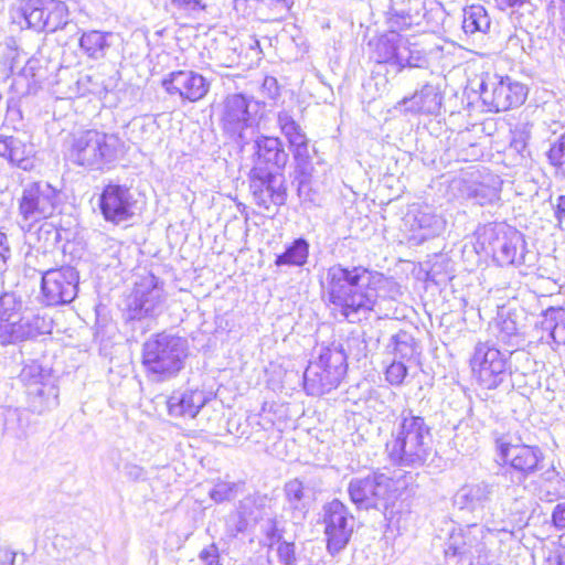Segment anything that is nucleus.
<instances>
[{"instance_id":"49","label":"nucleus","mask_w":565,"mask_h":565,"mask_svg":"<svg viewBox=\"0 0 565 565\" xmlns=\"http://www.w3.org/2000/svg\"><path fill=\"white\" fill-rule=\"evenodd\" d=\"M512 362L514 363V371L521 374H526L533 370V360L529 352L524 350H514L510 352Z\"/></svg>"},{"instance_id":"42","label":"nucleus","mask_w":565,"mask_h":565,"mask_svg":"<svg viewBox=\"0 0 565 565\" xmlns=\"http://www.w3.org/2000/svg\"><path fill=\"white\" fill-rule=\"evenodd\" d=\"M20 381L29 388H33L38 385H49L50 383L44 382L46 374L42 366L36 362H31L24 365L20 372Z\"/></svg>"},{"instance_id":"19","label":"nucleus","mask_w":565,"mask_h":565,"mask_svg":"<svg viewBox=\"0 0 565 565\" xmlns=\"http://www.w3.org/2000/svg\"><path fill=\"white\" fill-rule=\"evenodd\" d=\"M252 99L243 94L228 95L223 104L221 124L226 134L246 142L245 130L252 128L255 117L250 109Z\"/></svg>"},{"instance_id":"44","label":"nucleus","mask_w":565,"mask_h":565,"mask_svg":"<svg viewBox=\"0 0 565 565\" xmlns=\"http://www.w3.org/2000/svg\"><path fill=\"white\" fill-rule=\"evenodd\" d=\"M395 354L401 359H411L416 352V342L406 331H399L393 337Z\"/></svg>"},{"instance_id":"23","label":"nucleus","mask_w":565,"mask_h":565,"mask_svg":"<svg viewBox=\"0 0 565 565\" xmlns=\"http://www.w3.org/2000/svg\"><path fill=\"white\" fill-rule=\"evenodd\" d=\"M210 399V394L200 388L173 391L167 399V411L171 417L195 418Z\"/></svg>"},{"instance_id":"29","label":"nucleus","mask_w":565,"mask_h":565,"mask_svg":"<svg viewBox=\"0 0 565 565\" xmlns=\"http://www.w3.org/2000/svg\"><path fill=\"white\" fill-rule=\"evenodd\" d=\"M28 403L31 412L43 414L57 405L58 390L53 385H38L28 390Z\"/></svg>"},{"instance_id":"17","label":"nucleus","mask_w":565,"mask_h":565,"mask_svg":"<svg viewBox=\"0 0 565 565\" xmlns=\"http://www.w3.org/2000/svg\"><path fill=\"white\" fill-rule=\"evenodd\" d=\"M136 200L126 185L109 183L104 186L98 199V206L105 221L120 224L134 215Z\"/></svg>"},{"instance_id":"53","label":"nucleus","mask_w":565,"mask_h":565,"mask_svg":"<svg viewBox=\"0 0 565 565\" xmlns=\"http://www.w3.org/2000/svg\"><path fill=\"white\" fill-rule=\"evenodd\" d=\"M254 505V501L252 500H245L241 502L239 510H238V525L237 531H243L248 525L249 521H256L257 515H253V513H248L247 509L249 507Z\"/></svg>"},{"instance_id":"34","label":"nucleus","mask_w":565,"mask_h":565,"mask_svg":"<svg viewBox=\"0 0 565 565\" xmlns=\"http://www.w3.org/2000/svg\"><path fill=\"white\" fill-rule=\"evenodd\" d=\"M285 497L294 518L303 519L308 510V499L305 486L299 479H292L285 484Z\"/></svg>"},{"instance_id":"47","label":"nucleus","mask_w":565,"mask_h":565,"mask_svg":"<svg viewBox=\"0 0 565 565\" xmlns=\"http://www.w3.org/2000/svg\"><path fill=\"white\" fill-rule=\"evenodd\" d=\"M23 412L15 408L9 409L6 414L4 431L11 434L17 438L24 436V427L22 424Z\"/></svg>"},{"instance_id":"59","label":"nucleus","mask_w":565,"mask_h":565,"mask_svg":"<svg viewBox=\"0 0 565 565\" xmlns=\"http://www.w3.org/2000/svg\"><path fill=\"white\" fill-rule=\"evenodd\" d=\"M555 217L559 226L565 222V195L557 198V204L555 207Z\"/></svg>"},{"instance_id":"55","label":"nucleus","mask_w":565,"mask_h":565,"mask_svg":"<svg viewBox=\"0 0 565 565\" xmlns=\"http://www.w3.org/2000/svg\"><path fill=\"white\" fill-rule=\"evenodd\" d=\"M124 475L132 481H139L146 479L145 469L136 463L127 462L124 466Z\"/></svg>"},{"instance_id":"2","label":"nucleus","mask_w":565,"mask_h":565,"mask_svg":"<svg viewBox=\"0 0 565 565\" xmlns=\"http://www.w3.org/2000/svg\"><path fill=\"white\" fill-rule=\"evenodd\" d=\"M392 462L401 467L418 468L431 460L436 454L430 426L425 418L412 409H403L386 443Z\"/></svg>"},{"instance_id":"3","label":"nucleus","mask_w":565,"mask_h":565,"mask_svg":"<svg viewBox=\"0 0 565 565\" xmlns=\"http://www.w3.org/2000/svg\"><path fill=\"white\" fill-rule=\"evenodd\" d=\"M509 532L507 525L469 524L458 533H451L446 547V565L486 564L492 555L497 534Z\"/></svg>"},{"instance_id":"12","label":"nucleus","mask_w":565,"mask_h":565,"mask_svg":"<svg viewBox=\"0 0 565 565\" xmlns=\"http://www.w3.org/2000/svg\"><path fill=\"white\" fill-rule=\"evenodd\" d=\"M60 202V193L49 182H34L22 192L19 201V212L23 222L32 226L42 220L51 217Z\"/></svg>"},{"instance_id":"28","label":"nucleus","mask_w":565,"mask_h":565,"mask_svg":"<svg viewBox=\"0 0 565 565\" xmlns=\"http://www.w3.org/2000/svg\"><path fill=\"white\" fill-rule=\"evenodd\" d=\"M399 105L412 113L436 114L441 105V95L436 86L426 84L413 96L403 98Z\"/></svg>"},{"instance_id":"14","label":"nucleus","mask_w":565,"mask_h":565,"mask_svg":"<svg viewBox=\"0 0 565 565\" xmlns=\"http://www.w3.org/2000/svg\"><path fill=\"white\" fill-rule=\"evenodd\" d=\"M79 276L71 266L46 270L41 281V302L45 306L71 303L78 292Z\"/></svg>"},{"instance_id":"10","label":"nucleus","mask_w":565,"mask_h":565,"mask_svg":"<svg viewBox=\"0 0 565 565\" xmlns=\"http://www.w3.org/2000/svg\"><path fill=\"white\" fill-rule=\"evenodd\" d=\"M480 98L490 111H505L522 105L527 96V88L510 76L486 74L479 86Z\"/></svg>"},{"instance_id":"51","label":"nucleus","mask_w":565,"mask_h":565,"mask_svg":"<svg viewBox=\"0 0 565 565\" xmlns=\"http://www.w3.org/2000/svg\"><path fill=\"white\" fill-rule=\"evenodd\" d=\"M218 558V548L211 544L200 552L195 565H221Z\"/></svg>"},{"instance_id":"25","label":"nucleus","mask_w":565,"mask_h":565,"mask_svg":"<svg viewBox=\"0 0 565 565\" xmlns=\"http://www.w3.org/2000/svg\"><path fill=\"white\" fill-rule=\"evenodd\" d=\"M387 17L390 28L407 30L419 25L425 18V4L423 0H391Z\"/></svg>"},{"instance_id":"62","label":"nucleus","mask_w":565,"mask_h":565,"mask_svg":"<svg viewBox=\"0 0 565 565\" xmlns=\"http://www.w3.org/2000/svg\"><path fill=\"white\" fill-rule=\"evenodd\" d=\"M39 67V61L38 60H29L25 64V66L23 67L22 72H23V75L25 76H32V77H36V73L35 71L38 70Z\"/></svg>"},{"instance_id":"5","label":"nucleus","mask_w":565,"mask_h":565,"mask_svg":"<svg viewBox=\"0 0 565 565\" xmlns=\"http://www.w3.org/2000/svg\"><path fill=\"white\" fill-rule=\"evenodd\" d=\"M186 356V341L167 333L150 338L142 348V365L146 375L153 382H166L175 377L184 367Z\"/></svg>"},{"instance_id":"31","label":"nucleus","mask_w":565,"mask_h":565,"mask_svg":"<svg viewBox=\"0 0 565 565\" xmlns=\"http://www.w3.org/2000/svg\"><path fill=\"white\" fill-rule=\"evenodd\" d=\"M539 497L546 502L565 498V480L554 468L542 473L539 481Z\"/></svg>"},{"instance_id":"45","label":"nucleus","mask_w":565,"mask_h":565,"mask_svg":"<svg viewBox=\"0 0 565 565\" xmlns=\"http://www.w3.org/2000/svg\"><path fill=\"white\" fill-rule=\"evenodd\" d=\"M546 317L550 318L551 322V337L554 342L561 344L565 343V310L563 309H550L546 312Z\"/></svg>"},{"instance_id":"32","label":"nucleus","mask_w":565,"mask_h":565,"mask_svg":"<svg viewBox=\"0 0 565 565\" xmlns=\"http://www.w3.org/2000/svg\"><path fill=\"white\" fill-rule=\"evenodd\" d=\"M309 243L299 237L288 245L284 253L276 256L275 265L278 267H302L307 264L309 257Z\"/></svg>"},{"instance_id":"61","label":"nucleus","mask_w":565,"mask_h":565,"mask_svg":"<svg viewBox=\"0 0 565 565\" xmlns=\"http://www.w3.org/2000/svg\"><path fill=\"white\" fill-rule=\"evenodd\" d=\"M10 249L4 233L0 232V263L6 262L9 256Z\"/></svg>"},{"instance_id":"15","label":"nucleus","mask_w":565,"mask_h":565,"mask_svg":"<svg viewBox=\"0 0 565 565\" xmlns=\"http://www.w3.org/2000/svg\"><path fill=\"white\" fill-rule=\"evenodd\" d=\"M323 524L327 548L334 555L348 545L354 529V516L345 504L334 499L323 507Z\"/></svg>"},{"instance_id":"35","label":"nucleus","mask_w":565,"mask_h":565,"mask_svg":"<svg viewBox=\"0 0 565 565\" xmlns=\"http://www.w3.org/2000/svg\"><path fill=\"white\" fill-rule=\"evenodd\" d=\"M490 25V18L482 6L472 4L463 10L462 29L466 33H487Z\"/></svg>"},{"instance_id":"63","label":"nucleus","mask_w":565,"mask_h":565,"mask_svg":"<svg viewBox=\"0 0 565 565\" xmlns=\"http://www.w3.org/2000/svg\"><path fill=\"white\" fill-rule=\"evenodd\" d=\"M526 138L524 134H521L520 137L514 136L511 140V146L514 147L519 152L522 151L526 146Z\"/></svg>"},{"instance_id":"8","label":"nucleus","mask_w":565,"mask_h":565,"mask_svg":"<svg viewBox=\"0 0 565 565\" xmlns=\"http://www.w3.org/2000/svg\"><path fill=\"white\" fill-rule=\"evenodd\" d=\"M347 356L339 345L321 348L317 360L303 373L305 390L310 395H323L335 388L347 370Z\"/></svg>"},{"instance_id":"27","label":"nucleus","mask_w":565,"mask_h":565,"mask_svg":"<svg viewBox=\"0 0 565 565\" xmlns=\"http://www.w3.org/2000/svg\"><path fill=\"white\" fill-rule=\"evenodd\" d=\"M256 160L255 167L270 170V168L282 169L288 154L284 150L279 138L260 136L255 140Z\"/></svg>"},{"instance_id":"22","label":"nucleus","mask_w":565,"mask_h":565,"mask_svg":"<svg viewBox=\"0 0 565 565\" xmlns=\"http://www.w3.org/2000/svg\"><path fill=\"white\" fill-rule=\"evenodd\" d=\"M162 87L170 95L178 94L183 100L194 103L207 94L210 84L196 72L175 71L162 79Z\"/></svg>"},{"instance_id":"57","label":"nucleus","mask_w":565,"mask_h":565,"mask_svg":"<svg viewBox=\"0 0 565 565\" xmlns=\"http://www.w3.org/2000/svg\"><path fill=\"white\" fill-rule=\"evenodd\" d=\"M265 535L268 540V546H275V543L281 540V534L277 527V523L275 520H268L267 526L265 529Z\"/></svg>"},{"instance_id":"18","label":"nucleus","mask_w":565,"mask_h":565,"mask_svg":"<svg viewBox=\"0 0 565 565\" xmlns=\"http://www.w3.org/2000/svg\"><path fill=\"white\" fill-rule=\"evenodd\" d=\"M52 320L33 311H23L18 319L0 323V343L2 345L26 341L50 333Z\"/></svg>"},{"instance_id":"13","label":"nucleus","mask_w":565,"mask_h":565,"mask_svg":"<svg viewBox=\"0 0 565 565\" xmlns=\"http://www.w3.org/2000/svg\"><path fill=\"white\" fill-rule=\"evenodd\" d=\"M493 259L500 266H520L525 263L526 243L523 234L505 224L487 230Z\"/></svg>"},{"instance_id":"7","label":"nucleus","mask_w":565,"mask_h":565,"mask_svg":"<svg viewBox=\"0 0 565 565\" xmlns=\"http://www.w3.org/2000/svg\"><path fill=\"white\" fill-rule=\"evenodd\" d=\"M401 31L390 28L388 32L371 41V57L379 64L394 66L396 73H401L406 67H425L428 62L425 53L404 38Z\"/></svg>"},{"instance_id":"46","label":"nucleus","mask_w":565,"mask_h":565,"mask_svg":"<svg viewBox=\"0 0 565 565\" xmlns=\"http://www.w3.org/2000/svg\"><path fill=\"white\" fill-rule=\"evenodd\" d=\"M500 188L498 185L477 184L469 196L479 205H486L499 200Z\"/></svg>"},{"instance_id":"33","label":"nucleus","mask_w":565,"mask_h":565,"mask_svg":"<svg viewBox=\"0 0 565 565\" xmlns=\"http://www.w3.org/2000/svg\"><path fill=\"white\" fill-rule=\"evenodd\" d=\"M43 19L45 25L43 32H55L63 29L67 24L68 9L66 4L60 0H42Z\"/></svg>"},{"instance_id":"48","label":"nucleus","mask_w":565,"mask_h":565,"mask_svg":"<svg viewBox=\"0 0 565 565\" xmlns=\"http://www.w3.org/2000/svg\"><path fill=\"white\" fill-rule=\"evenodd\" d=\"M237 490V484L234 482L218 481L210 491V497L216 503L232 500Z\"/></svg>"},{"instance_id":"54","label":"nucleus","mask_w":565,"mask_h":565,"mask_svg":"<svg viewBox=\"0 0 565 565\" xmlns=\"http://www.w3.org/2000/svg\"><path fill=\"white\" fill-rule=\"evenodd\" d=\"M550 9L553 18L558 22L559 28L565 33V0H552Z\"/></svg>"},{"instance_id":"4","label":"nucleus","mask_w":565,"mask_h":565,"mask_svg":"<svg viewBox=\"0 0 565 565\" xmlns=\"http://www.w3.org/2000/svg\"><path fill=\"white\" fill-rule=\"evenodd\" d=\"M513 492L510 486L482 481L463 486L456 494V503L486 524L505 525L509 513L504 505Z\"/></svg>"},{"instance_id":"6","label":"nucleus","mask_w":565,"mask_h":565,"mask_svg":"<svg viewBox=\"0 0 565 565\" xmlns=\"http://www.w3.org/2000/svg\"><path fill=\"white\" fill-rule=\"evenodd\" d=\"M124 142L117 135L89 129L73 138L68 158L79 167L102 170L119 157Z\"/></svg>"},{"instance_id":"39","label":"nucleus","mask_w":565,"mask_h":565,"mask_svg":"<svg viewBox=\"0 0 565 565\" xmlns=\"http://www.w3.org/2000/svg\"><path fill=\"white\" fill-rule=\"evenodd\" d=\"M413 226L418 228L429 230L436 233L441 228L443 221L429 206H418L413 211Z\"/></svg>"},{"instance_id":"60","label":"nucleus","mask_w":565,"mask_h":565,"mask_svg":"<svg viewBox=\"0 0 565 565\" xmlns=\"http://www.w3.org/2000/svg\"><path fill=\"white\" fill-rule=\"evenodd\" d=\"M15 553L9 548H0V565H13Z\"/></svg>"},{"instance_id":"20","label":"nucleus","mask_w":565,"mask_h":565,"mask_svg":"<svg viewBox=\"0 0 565 565\" xmlns=\"http://www.w3.org/2000/svg\"><path fill=\"white\" fill-rule=\"evenodd\" d=\"M164 300L163 288L153 275H148L136 284L134 294L128 303L130 319L156 317Z\"/></svg>"},{"instance_id":"52","label":"nucleus","mask_w":565,"mask_h":565,"mask_svg":"<svg viewBox=\"0 0 565 565\" xmlns=\"http://www.w3.org/2000/svg\"><path fill=\"white\" fill-rule=\"evenodd\" d=\"M260 93L268 100H276L280 95L278 82L273 76H266L260 86Z\"/></svg>"},{"instance_id":"36","label":"nucleus","mask_w":565,"mask_h":565,"mask_svg":"<svg viewBox=\"0 0 565 565\" xmlns=\"http://www.w3.org/2000/svg\"><path fill=\"white\" fill-rule=\"evenodd\" d=\"M108 35L109 33H103L95 30L85 32L79 39V46L88 57L99 60L105 56L106 50L109 46L107 42Z\"/></svg>"},{"instance_id":"43","label":"nucleus","mask_w":565,"mask_h":565,"mask_svg":"<svg viewBox=\"0 0 565 565\" xmlns=\"http://www.w3.org/2000/svg\"><path fill=\"white\" fill-rule=\"evenodd\" d=\"M77 94L84 96L86 94H93L102 96L107 93V87L103 82L99 81L98 74H86L82 75L77 82Z\"/></svg>"},{"instance_id":"24","label":"nucleus","mask_w":565,"mask_h":565,"mask_svg":"<svg viewBox=\"0 0 565 565\" xmlns=\"http://www.w3.org/2000/svg\"><path fill=\"white\" fill-rule=\"evenodd\" d=\"M0 157L22 170L30 171L34 168L35 147L26 138L0 135Z\"/></svg>"},{"instance_id":"1","label":"nucleus","mask_w":565,"mask_h":565,"mask_svg":"<svg viewBox=\"0 0 565 565\" xmlns=\"http://www.w3.org/2000/svg\"><path fill=\"white\" fill-rule=\"evenodd\" d=\"M388 284L380 271L335 264L327 269L321 286L331 309L354 323L374 309L379 291Z\"/></svg>"},{"instance_id":"9","label":"nucleus","mask_w":565,"mask_h":565,"mask_svg":"<svg viewBox=\"0 0 565 565\" xmlns=\"http://www.w3.org/2000/svg\"><path fill=\"white\" fill-rule=\"evenodd\" d=\"M398 481L384 473L352 478L348 492L359 509H387L398 495Z\"/></svg>"},{"instance_id":"38","label":"nucleus","mask_w":565,"mask_h":565,"mask_svg":"<svg viewBox=\"0 0 565 565\" xmlns=\"http://www.w3.org/2000/svg\"><path fill=\"white\" fill-rule=\"evenodd\" d=\"M43 10L42 0H28L22 4L21 14L28 28L43 32L45 25Z\"/></svg>"},{"instance_id":"26","label":"nucleus","mask_w":565,"mask_h":565,"mask_svg":"<svg viewBox=\"0 0 565 565\" xmlns=\"http://www.w3.org/2000/svg\"><path fill=\"white\" fill-rule=\"evenodd\" d=\"M277 124L289 142L295 160L298 163H307L309 159L308 138L301 126L287 110H280L277 114Z\"/></svg>"},{"instance_id":"11","label":"nucleus","mask_w":565,"mask_h":565,"mask_svg":"<svg viewBox=\"0 0 565 565\" xmlns=\"http://www.w3.org/2000/svg\"><path fill=\"white\" fill-rule=\"evenodd\" d=\"M470 363L478 383L487 390L499 387L510 373L504 354L489 341L476 344Z\"/></svg>"},{"instance_id":"41","label":"nucleus","mask_w":565,"mask_h":565,"mask_svg":"<svg viewBox=\"0 0 565 565\" xmlns=\"http://www.w3.org/2000/svg\"><path fill=\"white\" fill-rule=\"evenodd\" d=\"M269 562L273 565H294L296 562L295 544L278 540L275 546H269Z\"/></svg>"},{"instance_id":"37","label":"nucleus","mask_w":565,"mask_h":565,"mask_svg":"<svg viewBox=\"0 0 565 565\" xmlns=\"http://www.w3.org/2000/svg\"><path fill=\"white\" fill-rule=\"evenodd\" d=\"M546 157L555 170V177L565 180V131L551 143Z\"/></svg>"},{"instance_id":"50","label":"nucleus","mask_w":565,"mask_h":565,"mask_svg":"<svg viewBox=\"0 0 565 565\" xmlns=\"http://www.w3.org/2000/svg\"><path fill=\"white\" fill-rule=\"evenodd\" d=\"M386 380L392 385H401L407 375V367L403 362H393L386 369Z\"/></svg>"},{"instance_id":"40","label":"nucleus","mask_w":565,"mask_h":565,"mask_svg":"<svg viewBox=\"0 0 565 565\" xmlns=\"http://www.w3.org/2000/svg\"><path fill=\"white\" fill-rule=\"evenodd\" d=\"M23 303L13 292H4L0 297V323H8L18 319L22 312Z\"/></svg>"},{"instance_id":"21","label":"nucleus","mask_w":565,"mask_h":565,"mask_svg":"<svg viewBox=\"0 0 565 565\" xmlns=\"http://www.w3.org/2000/svg\"><path fill=\"white\" fill-rule=\"evenodd\" d=\"M495 445L501 460L523 477L534 473L543 460V452L536 446L513 444L507 437L498 438Z\"/></svg>"},{"instance_id":"30","label":"nucleus","mask_w":565,"mask_h":565,"mask_svg":"<svg viewBox=\"0 0 565 565\" xmlns=\"http://www.w3.org/2000/svg\"><path fill=\"white\" fill-rule=\"evenodd\" d=\"M489 331L491 335L495 338L497 344L503 347H518L522 341L516 322L509 317L499 316L490 323Z\"/></svg>"},{"instance_id":"16","label":"nucleus","mask_w":565,"mask_h":565,"mask_svg":"<svg viewBox=\"0 0 565 565\" xmlns=\"http://www.w3.org/2000/svg\"><path fill=\"white\" fill-rule=\"evenodd\" d=\"M250 191L255 204L269 211L270 207L281 206L286 202V188L280 175L271 170L254 167L250 171Z\"/></svg>"},{"instance_id":"64","label":"nucleus","mask_w":565,"mask_h":565,"mask_svg":"<svg viewBox=\"0 0 565 565\" xmlns=\"http://www.w3.org/2000/svg\"><path fill=\"white\" fill-rule=\"evenodd\" d=\"M508 7H516L525 3L527 0H501Z\"/></svg>"},{"instance_id":"58","label":"nucleus","mask_w":565,"mask_h":565,"mask_svg":"<svg viewBox=\"0 0 565 565\" xmlns=\"http://www.w3.org/2000/svg\"><path fill=\"white\" fill-rule=\"evenodd\" d=\"M552 519L556 527L565 529V501L554 508Z\"/></svg>"},{"instance_id":"56","label":"nucleus","mask_w":565,"mask_h":565,"mask_svg":"<svg viewBox=\"0 0 565 565\" xmlns=\"http://www.w3.org/2000/svg\"><path fill=\"white\" fill-rule=\"evenodd\" d=\"M171 4L186 12H192L196 10H202L204 7L201 4L200 0H171Z\"/></svg>"}]
</instances>
